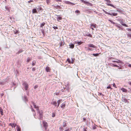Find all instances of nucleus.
Segmentation results:
<instances>
[{
  "label": "nucleus",
  "instance_id": "7c9ffc66",
  "mask_svg": "<svg viewBox=\"0 0 131 131\" xmlns=\"http://www.w3.org/2000/svg\"><path fill=\"white\" fill-rule=\"evenodd\" d=\"M25 101V102L26 101H27L28 100L27 99V97L26 96H24V99H23Z\"/></svg>",
  "mask_w": 131,
  "mask_h": 131
},
{
  "label": "nucleus",
  "instance_id": "58836bf2",
  "mask_svg": "<svg viewBox=\"0 0 131 131\" xmlns=\"http://www.w3.org/2000/svg\"><path fill=\"white\" fill-rule=\"evenodd\" d=\"M75 12L76 13H80V12L78 10H76V11H75Z\"/></svg>",
  "mask_w": 131,
  "mask_h": 131
},
{
  "label": "nucleus",
  "instance_id": "0e129e2a",
  "mask_svg": "<svg viewBox=\"0 0 131 131\" xmlns=\"http://www.w3.org/2000/svg\"><path fill=\"white\" fill-rule=\"evenodd\" d=\"M22 51H19V52L20 53V52H22Z\"/></svg>",
  "mask_w": 131,
  "mask_h": 131
},
{
  "label": "nucleus",
  "instance_id": "a878e982",
  "mask_svg": "<svg viewBox=\"0 0 131 131\" xmlns=\"http://www.w3.org/2000/svg\"><path fill=\"white\" fill-rule=\"evenodd\" d=\"M67 122H64L63 123V126L64 127H66V126Z\"/></svg>",
  "mask_w": 131,
  "mask_h": 131
},
{
  "label": "nucleus",
  "instance_id": "bf43d9fd",
  "mask_svg": "<svg viewBox=\"0 0 131 131\" xmlns=\"http://www.w3.org/2000/svg\"><path fill=\"white\" fill-rule=\"evenodd\" d=\"M83 120H86V118H83Z\"/></svg>",
  "mask_w": 131,
  "mask_h": 131
},
{
  "label": "nucleus",
  "instance_id": "f704fd0d",
  "mask_svg": "<svg viewBox=\"0 0 131 131\" xmlns=\"http://www.w3.org/2000/svg\"><path fill=\"white\" fill-rule=\"evenodd\" d=\"M127 36L128 37L131 38V34L128 33L127 34Z\"/></svg>",
  "mask_w": 131,
  "mask_h": 131
},
{
  "label": "nucleus",
  "instance_id": "4c0bfd02",
  "mask_svg": "<svg viewBox=\"0 0 131 131\" xmlns=\"http://www.w3.org/2000/svg\"><path fill=\"white\" fill-rule=\"evenodd\" d=\"M50 0H46V2L47 4H48L50 2Z\"/></svg>",
  "mask_w": 131,
  "mask_h": 131
},
{
  "label": "nucleus",
  "instance_id": "4be33fe9",
  "mask_svg": "<svg viewBox=\"0 0 131 131\" xmlns=\"http://www.w3.org/2000/svg\"><path fill=\"white\" fill-rule=\"evenodd\" d=\"M113 62H116L117 63H120L121 62V61L119 60H118L117 59V61H112Z\"/></svg>",
  "mask_w": 131,
  "mask_h": 131
},
{
  "label": "nucleus",
  "instance_id": "f257e3e1",
  "mask_svg": "<svg viewBox=\"0 0 131 131\" xmlns=\"http://www.w3.org/2000/svg\"><path fill=\"white\" fill-rule=\"evenodd\" d=\"M104 12L106 14H108L112 16H117V13H113L112 14H111L110 13H108L105 10H103Z\"/></svg>",
  "mask_w": 131,
  "mask_h": 131
},
{
  "label": "nucleus",
  "instance_id": "473e14b6",
  "mask_svg": "<svg viewBox=\"0 0 131 131\" xmlns=\"http://www.w3.org/2000/svg\"><path fill=\"white\" fill-rule=\"evenodd\" d=\"M17 131H21V129L19 127L17 126Z\"/></svg>",
  "mask_w": 131,
  "mask_h": 131
},
{
  "label": "nucleus",
  "instance_id": "4468645a",
  "mask_svg": "<svg viewBox=\"0 0 131 131\" xmlns=\"http://www.w3.org/2000/svg\"><path fill=\"white\" fill-rule=\"evenodd\" d=\"M88 47H92L93 48H95V46L93 44H90L88 45Z\"/></svg>",
  "mask_w": 131,
  "mask_h": 131
},
{
  "label": "nucleus",
  "instance_id": "de8ad7c7",
  "mask_svg": "<svg viewBox=\"0 0 131 131\" xmlns=\"http://www.w3.org/2000/svg\"><path fill=\"white\" fill-rule=\"evenodd\" d=\"M35 68H33L32 69V70L33 71H35Z\"/></svg>",
  "mask_w": 131,
  "mask_h": 131
},
{
  "label": "nucleus",
  "instance_id": "423d86ee",
  "mask_svg": "<svg viewBox=\"0 0 131 131\" xmlns=\"http://www.w3.org/2000/svg\"><path fill=\"white\" fill-rule=\"evenodd\" d=\"M23 84L24 86V88L25 89V90H27L28 88V85L26 83V82H24Z\"/></svg>",
  "mask_w": 131,
  "mask_h": 131
},
{
  "label": "nucleus",
  "instance_id": "a19ab883",
  "mask_svg": "<svg viewBox=\"0 0 131 131\" xmlns=\"http://www.w3.org/2000/svg\"><path fill=\"white\" fill-rule=\"evenodd\" d=\"M53 28L55 29H58V27H57L54 26L53 27Z\"/></svg>",
  "mask_w": 131,
  "mask_h": 131
},
{
  "label": "nucleus",
  "instance_id": "680f3d73",
  "mask_svg": "<svg viewBox=\"0 0 131 131\" xmlns=\"http://www.w3.org/2000/svg\"><path fill=\"white\" fill-rule=\"evenodd\" d=\"M32 111H34V110L33 108H32Z\"/></svg>",
  "mask_w": 131,
  "mask_h": 131
},
{
  "label": "nucleus",
  "instance_id": "39448f33",
  "mask_svg": "<svg viewBox=\"0 0 131 131\" xmlns=\"http://www.w3.org/2000/svg\"><path fill=\"white\" fill-rule=\"evenodd\" d=\"M63 2L66 4L72 5H75V4L74 3H72L69 1H63Z\"/></svg>",
  "mask_w": 131,
  "mask_h": 131
},
{
  "label": "nucleus",
  "instance_id": "c03bdc74",
  "mask_svg": "<svg viewBox=\"0 0 131 131\" xmlns=\"http://www.w3.org/2000/svg\"><path fill=\"white\" fill-rule=\"evenodd\" d=\"M80 1L82 2H83V3H85V2H86V1H84V0H80Z\"/></svg>",
  "mask_w": 131,
  "mask_h": 131
},
{
  "label": "nucleus",
  "instance_id": "c756f323",
  "mask_svg": "<svg viewBox=\"0 0 131 131\" xmlns=\"http://www.w3.org/2000/svg\"><path fill=\"white\" fill-rule=\"evenodd\" d=\"M36 63V61H32V64L33 66H34L35 65V64Z\"/></svg>",
  "mask_w": 131,
  "mask_h": 131
},
{
  "label": "nucleus",
  "instance_id": "6ab92c4d",
  "mask_svg": "<svg viewBox=\"0 0 131 131\" xmlns=\"http://www.w3.org/2000/svg\"><path fill=\"white\" fill-rule=\"evenodd\" d=\"M32 13H37V10L36 8L33 9L32 10Z\"/></svg>",
  "mask_w": 131,
  "mask_h": 131
},
{
  "label": "nucleus",
  "instance_id": "6e6552de",
  "mask_svg": "<svg viewBox=\"0 0 131 131\" xmlns=\"http://www.w3.org/2000/svg\"><path fill=\"white\" fill-rule=\"evenodd\" d=\"M57 17V20L58 21H60V20H61L62 19V18L61 17L59 16V15H56Z\"/></svg>",
  "mask_w": 131,
  "mask_h": 131
},
{
  "label": "nucleus",
  "instance_id": "4d7b16f0",
  "mask_svg": "<svg viewBox=\"0 0 131 131\" xmlns=\"http://www.w3.org/2000/svg\"><path fill=\"white\" fill-rule=\"evenodd\" d=\"M128 66L129 67H131V64H129Z\"/></svg>",
  "mask_w": 131,
  "mask_h": 131
},
{
  "label": "nucleus",
  "instance_id": "79ce46f5",
  "mask_svg": "<svg viewBox=\"0 0 131 131\" xmlns=\"http://www.w3.org/2000/svg\"><path fill=\"white\" fill-rule=\"evenodd\" d=\"M67 60L68 61V62L69 63H70V62H71V60H70L69 58H68Z\"/></svg>",
  "mask_w": 131,
  "mask_h": 131
},
{
  "label": "nucleus",
  "instance_id": "aec40b11",
  "mask_svg": "<svg viewBox=\"0 0 131 131\" xmlns=\"http://www.w3.org/2000/svg\"><path fill=\"white\" fill-rule=\"evenodd\" d=\"M122 101L123 102H124L125 103H128V101L126 99H122Z\"/></svg>",
  "mask_w": 131,
  "mask_h": 131
},
{
  "label": "nucleus",
  "instance_id": "13d9d810",
  "mask_svg": "<svg viewBox=\"0 0 131 131\" xmlns=\"http://www.w3.org/2000/svg\"><path fill=\"white\" fill-rule=\"evenodd\" d=\"M84 131H87L86 129L84 128Z\"/></svg>",
  "mask_w": 131,
  "mask_h": 131
},
{
  "label": "nucleus",
  "instance_id": "f3484780",
  "mask_svg": "<svg viewBox=\"0 0 131 131\" xmlns=\"http://www.w3.org/2000/svg\"><path fill=\"white\" fill-rule=\"evenodd\" d=\"M62 100H58L57 101V103H58L57 104V107H58L59 106V105L60 104V103L61 102Z\"/></svg>",
  "mask_w": 131,
  "mask_h": 131
},
{
  "label": "nucleus",
  "instance_id": "f8f14e48",
  "mask_svg": "<svg viewBox=\"0 0 131 131\" xmlns=\"http://www.w3.org/2000/svg\"><path fill=\"white\" fill-rule=\"evenodd\" d=\"M54 8L55 9H61V7H60V6L58 5H57L56 6H54Z\"/></svg>",
  "mask_w": 131,
  "mask_h": 131
},
{
  "label": "nucleus",
  "instance_id": "49530a36",
  "mask_svg": "<svg viewBox=\"0 0 131 131\" xmlns=\"http://www.w3.org/2000/svg\"><path fill=\"white\" fill-rule=\"evenodd\" d=\"M55 116V114L54 113H52V117H54Z\"/></svg>",
  "mask_w": 131,
  "mask_h": 131
},
{
  "label": "nucleus",
  "instance_id": "774afa93",
  "mask_svg": "<svg viewBox=\"0 0 131 131\" xmlns=\"http://www.w3.org/2000/svg\"><path fill=\"white\" fill-rule=\"evenodd\" d=\"M13 83V84H14V83Z\"/></svg>",
  "mask_w": 131,
  "mask_h": 131
},
{
  "label": "nucleus",
  "instance_id": "c85d7f7f",
  "mask_svg": "<svg viewBox=\"0 0 131 131\" xmlns=\"http://www.w3.org/2000/svg\"><path fill=\"white\" fill-rule=\"evenodd\" d=\"M121 90L123 92H126L127 91V90L124 88H122L121 89Z\"/></svg>",
  "mask_w": 131,
  "mask_h": 131
},
{
  "label": "nucleus",
  "instance_id": "f03ea898",
  "mask_svg": "<svg viewBox=\"0 0 131 131\" xmlns=\"http://www.w3.org/2000/svg\"><path fill=\"white\" fill-rule=\"evenodd\" d=\"M105 1L107 2V3H106V4L108 6H111L114 8H116V7L114 6L113 5L110 3L111 2V1L110 0H105Z\"/></svg>",
  "mask_w": 131,
  "mask_h": 131
},
{
  "label": "nucleus",
  "instance_id": "052dcab7",
  "mask_svg": "<svg viewBox=\"0 0 131 131\" xmlns=\"http://www.w3.org/2000/svg\"><path fill=\"white\" fill-rule=\"evenodd\" d=\"M129 84L131 86V82H128Z\"/></svg>",
  "mask_w": 131,
  "mask_h": 131
},
{
  "label": "nucleus",
  "instance_id": "2f4dec72",
  "mask_svg": "<svg viewBox=\"0 0 131 131\" xmlns=\"http://www.w3.org/2000/svg\"><path fill=\"white\" fill-rule=\"evenodd\" d=\"M72 128H68L65 130L64 131H70L72 129Z\"/></svg>",
  "mask_w": 131,
  "mask_h": 131
},
{
  "label": "nucleus",
  "instance_id": "864d4df0",
  "mask_svg": "<svg viewBox=\"0 0 131 131\" xmlns=\"http://www.w3.org/2000/svg\"><path fill=\"white\" fill-rule=\"evenodd\" d=\"M9 18H10V19H13V18L14 19V18L13 17H9Z\"/></svg>",
  "mask_w": 131,
  "mask_h": 131
},
{
  "label": "nucleus",
  "instance_id": "603ef678",
  "mask_svg": "<svg viewBox=\"0 0 131 131\" xmlns=\"http://www.w3.org/2000/svg\"><path fill=\"white\" fill-rule=\"evenodd\" d=\"M117 12H121V10H120L119 9H117Z\"/></svg>",
  "mask_w": 131,
  "mask_h": 131
},
{
  "label": "nucleus",
  "instance_id": "412c9836",
  "mask_svg": "<svg viewBox=\"0 0 131 131\" xmlns=\"http://www.w3.org/2000/svg\"><path fill=\"white\" fill-rule=\"evenodd\" d=\"M91 27H93L94 28H96V24H90Z\"/></svg>",
  "mask_w": 131,
  "mask_h": 131
},
{
  "label": "nucleus",
  "instance_id": "5fc2aeb1",
  "mask_svg": "<svg viewBox=\"0 0 131 131\" xmlns=\"http://www.w3.org/2000/svg\"><path fill=\"white\" fill-rule=\"evenodd\" d=\"M88 50H89V51H91L92 50L90 48H88V49H87Z\"/></svg>",
  "mask_w": 131,
  "mask_h": 131
},
{
  "label": "nucleus",
  "instance_id": "9d476101",
  "mask_svg": "<svg viewBox=\"0 0 131 131\" xmlns=\"http://www.w3.org/2000/svg\"><path fill=\"white\" fill-rule=\"evenodd\" d=\"M46 71L47 72H50L51 70V68L49 67H47L45 68Z\"/></svg>",
  "mask_w": 131,
  "mask_h": 131
},
{
  "label": "nucleus",
  "instance_id": "2eb2a0df",
  "mask_svg": "<svg viewBox=\"0 0 131 131\" xmlns=\"http://www.w3.org/2000/svg\"><path fill=\"white\" fill-rule=\"evenodd\" d=\"M32 104L33 105V106H34V108H37V110H38L39 108L36 105H35V104L34 102H32Z\"/></svg>",
  "mask_w": 131,
  "mask_h": 131
},
{
  "label": "nucleus",
  "instance_id": "cd10ccee",
  "mask_svg": "<svg viewBox=\"0 0 131 131\" xmlns=\"http://www.w3.org/2000/svg\"><path fill=\"white\" fill-rule=\"evenodd\" d=\"M87 36L90 37H92V35L90 34L89 33V32H88L87 34L86 35Z\"/></svg>",
  "mask_w": 131,
  "mask_h": 131
},
{
  "label": "nucleus",
  "instance_id": "e2e57ef3",
  "mask_svg": "<svg viewBox=\"0 0 131 131\" xmlns=\"http://www.w3.org/2000/svg\"><path fill=\"white\" fill-rule=\"evenodd\" d=\"M91 29L93 30H94V29L93 28H91Z\"/></svg>",
  "mask_w": 131,
  "mask_h": 131
},
{
  "label": "nucleus",
  "instance_id": "5701e85b",
  "mask_svg": "<svg viewBox=\"0 0 131 131\" xmlns=\"http://www.w3.org/2000/svg\"><path fill=\"white\" fill-rule=\"evenodd\" d=\"M101 53H97L96 54H92L93 55V56L95 57H97L98 56H99V54H100Z\"/></svg>",
  "mask_w": 131,
  "mask_h": 131
},
{
  "label": "nucleus",
  "instance_id": "6e6d98bb",
  "mask_svg": "<svg viewBox=\"0 0 131 131\" xmlns=\"http://www.w3.org/2000/svg\"><path fill=\"white\" fill-rule=\"evenodd\" d=\"M3 95H4L3 94V93H2V94H1V97H2V96H3Z\"/></svg>",
  "mask_w": 131,
  "mask_h": 131
},
{
  "label": "nucleus",
  "instance_id": "393cba45",
  "mask_svg": "<svg viewBox=\"0 0 131 131\" xmlns=\"http://www.w3.org/2000/svg\"><path fill=\"white\" fill-rule=\"evenodd\" d=\"M32 59V58H30L28 57L27 60V62L28 63Z\"/></svg>",
  "mask_w": 131,
  "mask_h": 131
},
{
  "label": "nucleus",
  "instance_id": "09e8293b",
  "mask_svg": "<svg viewBox=\"0 0 131 131\" xmlns=\"http://www.w3.org/2000/svg\"><path fill=\"white\" fill-rule=\"evenodd\" d=\"M107 89H112V88H111V87L110 86H108L107 87Z\"/></svg>",
  "mask_w": 131,
  "mask_h": 131
},
{
  "label": "nucleus",
  "instance_id": "a211bd4d",
  "mask_svg": "<svg viewBox=\"0 0 131 131\" xmlns=\"http://www.w3.org/2000/svg\"><path fill=\"white\" fill-rule=\"evenodd\" d=\"M121 24L122 26H125L126 27H128V26L127 25H126V24L124 23L123 22H121Z\"/></svg>",
  "mask_w": 131,
  "mask_h": 131
},
{
  "label": "nucleus",
  "instance_id": "69168bd1",
  "mask_svg": "<svg viewBox=\"0 0 131 131\" xmlns=\"http://www.w3.org/2000/svg\"><path fill=\"white\" fill-rule=\"evenodd\" d=\"M130 91L131 92V89H130Z\"/></svg>",
  "mask_w": 131,
  "mask_h": 131
},
{
  "label": "nucleus",
  "instance_id": "338daca9",
  "mask_svg": "<svg viewBox=\"0 0 131 131\" xmlns=\"http://www.w3.org/2000/svg\"><path fill=\"white\" fill-rule=\"evenodd\" d=\"M85 48H86V47H85Z\"/></svg>",
  "mask_w": 131,
  "mask_h": 131
},
{
  "label": "nucleus",
  "instance_id": "dca6fc26",
  "mask_svg": "<svg viewBox=\"0 0 131 131\" xmlns=\"http://www.w3.org/2000/svg\"><path fill=\"white\" fill-rule=\"evenodd\" d=\"M69 46L70 47V48L73 49L74 48V45L72 44V43H70Z\"/></svg>",
  "mask_w": 131,
  "mask_h": 131
},
{
  "label": "nucleus",
  "instance_id": "37998d69",
  "mask_svg": "<svg viewBox=\"0 0 131 131\" xmlns=\"http://www.w3.org/2000/svg\"><path fill=\"white\" fill-rule=\"evenodd\" d=\"M126 30H127V31H131V28H127L126 29Z\"/></svg>",
  "mask_w": 131,
  "mask_h": 131
},
{
  "label": "nucleus",
  "instance_id": "7ed1b4c3",
  "mask_svg": "<svg viewBox=\"0 0 131 131\" xmlns=\"http://www.w3.org/2000/svg\"><path fill=\"white\" fill-rule=\"evenodd\" d=\"M38 112L39 114V118L40 119H42V114H43V112L42 111H39L38 110Z\"/></svg>",
  "mask_w": 131,
  "mask_h": 131
},
{
  "label": "nucleus",
  "instance_id": "8fccbe9b",
  "mask_svg": "<svg viewBox=\"0 0 131 131\" xmlns=\"http://www.w3.org/2000/svg\"><path fill=\"white\" fill-rule=\"evenodd\" d=\"M38 87V86L37 85H35L34 86V88L35 89H36Z\"/></svg>",
  "mask_w": 131,
  "mask_h": 131
},
{
  "label": "nucleus",
  "instance_id": "1a4fd4ad",
  "mask_svg": "<svg viewBox=\"0 0 131 131\" xmlns=\"http://www.w3.org/2000/svg\"><path fill=\"white\" fill-rule=\"evenodd\" d=\"M66 105V102H64L61 105V107L62 109H64Z\"/></svg>",
  "mask_w": 131,
  "mask_h": 131
},
{
  "label": "nucleus",
  "instance_id": "72a5a7b5",
  "mask_svg": "<svg viewBox=\"0 0 131 131\" xmlns=\"http://www.w3.org/2000/svg\"><path fill=\"white\" fill-rule=\"evenodd\" d=\"M108 21H110L111 23L113 24H115V23L112 20H111L110 19H109Z\"/></svg>",
  "mask_w": 131,
  "mask_h": 131
},
{
  "label": "nucleus",
  "instance_id": "0eeeda50",
  "mask_svg": "<svg viewBox=\"0 0 131 131\" xmlns=\"http://www.w3.org/2000/svg\"><path fill=\"white\" fill-rule=\"evenodd\" d=\"M51 103L52 104L54 105L55 107H57V103L56 101L53 100L52 101Z\"/></svg>",
  "mask_w": 131,
  "mask_h": 131
},
{
  "label": "nucleus",
  "instance_id": "a18cd8bd",
  "mask_svg": "<svg viewBox=\"0 0 131 131\" xmlns=\"http://www.w3.org/2000/svg\"><path fill=\"white\" fill-rule=\"evenodd\" d=\"M33 1L32 0H30L28 2L29 3H30L31 2H33Z\"/></svg>",
  "mask_w": 131,
  "mask_h": 131
},
{
  "label": "nucleus",
  "instance_id": "e433bc0d",
  "mask_svg": "<svg viewBox=\"0 0 131 131\" xmlns=\"http://www.w3.org/2000/svg\"><path fill=\"white\" fill-rule=\"evenodd\" d=\"M112 65H113V67H118V68L119 69H120V68H119V67L117 66V65H115V64H113Z\"/></svg>",
  "mask_w": 131,
  "mask_h": 131
},
{
  "label": "nucleus",
  "instance_id": "bb28decb",
  "mask_svg": "<svg viewBox=\"0 0 131 131\" xmlns=\"http://www.w3.org/2000/svg\"><path fill=\"white\" fill-rule=\"evenodd\" d=\"M0 113H1L2 115H3V110L2 108L1 107H0Z\"/></svg>",
  "mask_w": 131,
  "mask_h": 131
},
{
  "label": "nucleus",
  "instance_id": "20e7f679",
  "mask_svg": "<svg viewBox=\"0 0 131 131\" xmlns=\"http://www.w3.org/2000/svg\"><path fill=\"white\" fill-rule=\"evenodd\" d=\"M42 124H43L44 127L45 128V129H46L48 126L47 123L46 121H42Z\"/></svg>",
  "mask_w": 131,
  "mask_h": 131
},
{
  "label": "nucleus",
  "instance_id": "b1692460",
  "mask_svg": "<svg viewBox=\"0 0 131 131\" xmlns=\"http://www.w3.org/2000/svg\"><path fill=\"white\" fill-rule=\"evenodd\" d=\"M5 8L6 9L7 11H8V12H10V7L8 8L6 6H5Z\"/></svg>",
  "mask_w": 131,
  "mask_h": 131
},
{
  "label": "nucleus",
  "instance_id": "c9c22d12",
  "mask_svg": "<svg viewBox=\"0 0 131 131\" xmlns=\"http://www.w3.org/2000/svg\"><path fill=\"white\" fill-rule=\"evenodd\" d=\"M45 23H44V22H43V23H42L41 24V25H40V27H42L43 26H44V25H45Z\"/></svg>",
  "mask_w": 131,
  "mask_h": 131
},
{
  "label": "nucleus",
  "instance_id": "9b49d317",
  "mask_svg": "<svg viewBox=\"0 0 131 131\" xmlns=\"http://www.w3.org/2000/svg\"><path fill=\"white\" fill-rule=\"evenodd\" d=\"M85 4H86L88 6H92V4L91 3L86 1L85 2Z\"/></svg>",
  "mask_w": 131,
  "mask_h": 131
},
{
  "label": "nucleus",
  "instance_id": "3c124183",
  "mask_svg": "<svg viewBox=\"0 0 131 131\" xmlns=\"http://www.w3.org/2000/svg\"><path fill=\"white\" fill-rule=\"evenodd\" d=\"M113 86L114 87L116 88V85H115V84L114 83L113 84Z\"/></svg>",
  "mask_w": 131,
  "mask_h": 131
},
{
  "label": "nucleus",
  "instance_id": "ddd939ff",
  "mask_svg": "<svg viewBox=\"0 0 131 131\" xmlns=\"http://www.w3.org/2000/svg\"><path fill=\"white\" fill-rule=\"evenodd\" d=\"M75 44H78L79 45H80L81 44L83 43V42H82L81 41H75Z\"/></svg>",
  "mask_w": 131,
  "mask_h": 131
},
{
  "label": "nucleus",
  "instance_id": "ea45409f",
  "mask_svg": "<svg viewBox=\"0 0 131 131\" xmlns=\"http://www.w3.org/2000/svg\"><path fill=\"white\" fill-rule=\"evenodd\" d=\"M12 127H15L16 126V124H13L12 125Z\"/></svg>",
  "mask_w": 131,
  "mask_h": 131
}]
</instances>
